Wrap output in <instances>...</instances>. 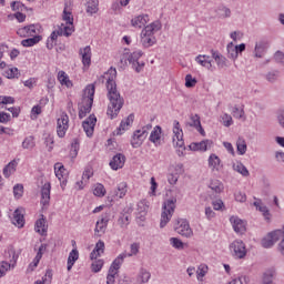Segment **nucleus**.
Masks as SVG:
<instances>
[{"instance_id": "obj_1", "label": "nucleus", "mask_w": 284, "mask_h": 284, "mask_svg": "<svg viewBox=\"0 0 284 284\" xmlns=\"http://www.w3.org/2000/svg\"><path fill=\"white\" fill-rule=\"evenodd\" d=\"M102 79H106L108 99L110 101L106 114L111 119H114L119 116V112H121L125 103V100L116 89V69L111 68Z\"/></svg>"}, {"instance_id": "obj_2", "label": "nucleus", "mask_w": 284, "mask_h": 284, "mask_svg": "<svg viewBox=\"0 0 284 284\" xmlns=\"http://www.w3.org/2000/svg\"><path fill=\"white\" fill-rule=\"evenodd\" d=\"M143 57V51L139 50L133 53H123L120 59V68H128V63L132 65V69L135 72H142L143 68H145V62H139V60Z\"/></svg>"}, {"instance_id": "obj_3", "label": "nucleus", "mask_w": 284, "mask_h": 284, "mask_svg": "<svg viewBox=\"0 0 284 284\" xmlns=\"http://www.w3.org/2000/svg\"><path fill=\"white\" fill-rule=\"evenodd\" d=\"M94 84H88L84 89L82 97V105L79 108V119H85L90 112H92V105L94 103Z\"/></svg>"}, {"instance_id": "obj_4", "label": "nucleus", "mask_w": 284, "mask_h": 284, "mask_svg": "<svg viewBox=\"0 0 284 284\" xmlns=\"http://www.w3.org/2000/svg\"><path fill=\"white\" fill-rule=\"evenodd\" d=\"M162 214H161V221H160V227L163 229L170 221L172 220V216L174 214V211L176 210V197L169 199L164 201L162 205Z\"/></svg>"}, {"instance_id": "obj_5", "label": "nucleus", "mask_w": 284, "mask_h": 284, "mask_svg": "<svg viewBox=\"0 0 284 284\" xmlns=\"http://www.w3.org/2000/svg\"><path fill=\"white\" fill-rule=\"evenodd\" d=\"M230 251L234 258H245V256H247L245 243H243L241 240H235L233 243H231Z\"/></svg>"}, {"instance_id": "obj_6", "label": "nucleus", "mask_w": 284, "mask_h": 284, "mask_svg": "<svg viewBox=\"0 0 284 284\" xmlns=\"http://www.w3.org/2000/svg\"><path fill=\"white\" fill-rule=\"evenodd\" d=\"M69 123L70 118L68 116V113L62 112L57 121V134L60 139H63V136H65L68 128H70Z\"/></svg>"}, {"instance_id": "obj_7", "label": "nucleus", "mask_w": 284, "mask_h": 284, "mask_svg": "<svg viewBox=\"0 0 284 284\" xmlns=\"http://www.w3.org/2000/svg\"><path fill=\"white\" fill-rule=\"evenodd\" d=\"M175 232L185 239H192V236H194V232L192 231V227H190V222L183 219L178 220Z\"/></svg>"}, {"instance_id": "obj_8", "label": "nucleus", "mask_w": 284, "mask_h": 284, "mask_svg": "<svg viewBox=\"0 0 284 284\" xmlns=\"http://www.w3.org/2000/svg\"><path fill=\"white\" fill-rule=\"evenodd\" d=\"M173 133V145L176 148H184L185 142L183 141V129H181L179 121H174Z\"/></svg>"}, {"instance_id": "obj_9", "label": "nucleus", "mask_w": 284, "mask_h": 284, "mask_svg": "<svg viewBox=\"0 0 284 284\" xmlns=\"http://www.w3.org/2000/svg\"><path fill=\"white\" fill-rule=\"evenodd\" d=\"M144 139H148V132L145 129L134 131L131 140L132 148H141V145H143Z\"/></svg>"}, {"instance_id": "obj_10", "label": "nucleus", "mask_w": 284, "mask_h": 284, "mask_svg": "<svg viewBox=\"0 0 284 284\" xmlns=\"http://www.w3.org/2000/svg\"><path fill=\"white\" fill-rule=\"evenodd\" d=\"M94 125H97V115L91 114L85 121L82 122V128L87 136L94 134Z\"/></svg>"}, {"instance_id": "obj_11", "label": "nucleus", "mask_w": 284, "mask_h": 284, "mask_svg": "<svg viewBox=\"0 0 284 284\" xmlns=\"http://www.w3.org/2000/svg\"><path fill=\"white\" fill-rule=\"evenodd\" d=\"M108 223H110V219L108 217H101L97 224H95V229H94V236L97 239L103 236V234H105V231L108 230Z\"/></svg>"}, {"instance_id": "obj_12", "label": "nucleus", "mask_w": 284, "mask_h": 284, "mask_svg": "<svg viewBox=\"0 0 284 284\" xmlns=\"http://www.w3.org/2000/svg\"><path fill=\"white\" fill-rule=\"evenodd\" d=\"M112 170H121L125 165V155L116 153L109 163Z\"/></svg>"}, {"instance_id": "obj_13", "label": "nucleus", "mask_w": 284, "mask_h": 284, "mask_svg": "<svg viewBox=\"0 0 284 284\" xmlns=\"http://www.w3.org/2000/svg\"><path fill=\"white\" fill-rule=\"evenodd\" d=\"M141 43L143 48H152V45L156 43V38L154 37L153 33H150V32L145 33V29H143L141 32Z\"/></svg>"}, {"instance_id": "obj_14", "label": "nucleus", "mask_w": 284, "mask_h": 284, "mask_svg": "<svg viewBox=\"0 0 284 284\" xmlns=\"http://www.w3.org/2000/svg\"><path fill=\"white\" fill-rule=\"evenodd\" d=\"M45 250H48V244H41L39 246L36 257L33 258L32 263L29 264V270L31 272H34V268L39 266V263L41 258H43V252H45Z\"/></svg>"}, {"instance_id": "obj_15", "label": "nucleus", "mask_w": 284, "mask_h": 284, "mask_svg": "<svg viewBox=\"0 0 284 284\" xmlns=\"http://www.w3.org/2000/svg\"><path fill=\"white\" fill-rule=\"evenodd\" d=\"M4 258L6 261H9L8 263H11L12 267L17 265V261H19V255L17 254L14 246H8V248L4 251Z\"/></svg>"}, {"instance_id": "obj_16", "label": "nucleus", "mask_w": 284, "mask_h": 284, "mask_svg": "<svg viewBox=\"0 0 284 284\" xmlns=\"http://www.w3.org/2000/svg\"><path fill=\"white\" fill-rule=\"evenodd\" d=\"M52 190V185L50 182H45L41 187V204L49 205L50 204V192Z\"/></svg>"}, {"instance_id": "obj_17", "label": "nucleus", "mask_w": 284, "mask_h": 284, "mask_svg": "<svg viewBox=\"0 0 284 284\" xmlns=\"http://www.w3.org/2000/svg\"><path fill=\"white\" fill-rule=\"evenodd\" d=\"M72 32H74V23L72 21L65 24L62 23L57 30L59 37H71Z\"/></svg>"}, {"instance_id": "obj_18", "label": "nucleus", "mask_w": 284, "mask_h": 284, "mask_svg": "<svg viewBox=\"0 0 284 284\" xmlns=\"http://www.w3.org/2000/svg\"><path fill=\"white\" fill-rule=\"evenodd\" d=\"M211 54L220 70H223V68H227V58H225V55L214 50H211Z\"/></svg>"}, {"instance_id": "obj_19", "label": "nucleus", "mask_w": 284, "mask_h": 284, "mask_svg": "<svg viewBox=\"0 0 284 284\" xmlns=\"http://www.w3.org/2000/svg\"><path fill=\"white\" fill-rule=\"evenodd\" d=\"M80 54L82 57L83 65L90 68V64L92 63V48H90V45H87L83 49H80Z\"/></svg>"}, {"instance_id": "obj_20", "label": "nucleus", "mask_w": 284, "mask_h": 284, "mask_svg": "<svg viewBox=\"0 0 284 284\" xmlns=\"http://www.w3.org/2000/svg\"><path fill=\"white\" fill-rule=\"evenodd\" d=\"M230 222L232 223L234 232L236 234H243L245 232V223L239 216H231Z\"/></svg>"}, {"instance_id": "obj_21", "label": "nucleus", "mask_w": 284, "mask_h": 284, "mask_svg": "<svg viewBox=\"0 0 284 284\" xmlns=\"http://www.w3.org/2000/svg\"><path fill=\"white\" fill-rule=\"evenodd\" d=\"M36 232L41 236L48 233V222L43 215L36 222Z\"/></svg>"}, {"instance_id": "obj_22", "label": "nucleus", "mask_w": 284, "mask_h": 284, "mask_svg": "<svg viewBox=\"0 0 284 284\" xmlns=\"http://www.w3.org/2000/svg\"><path fill=\"white\" fill-rule=\"evenodd\" d=\"M13 224L18 225L19 227H23L26 225V219L23 217V209H17L13 212Z\"/></svg>"}, {"instance_id": "obj_23", "label": "nucleus", "mask_w": 284, "mask_h": 284, "mask_svg": "<svg viewBox=\"0 0 284 284\" xmlns=\"http://www.w3.org/2000/svg\"><path fill=\"white\" fill-rule=\"evenodd\" d=\"M125 194H128V183L121 182L120 184H118L116 190L113 191L112 196L113 199H123Z\"/></svg>"}, {"instance_id": "obj_24", "label": "nucleus", "mask_w": 284, "mask_h": 284, "mask_svg": "<svg viewBox=\"0 0 284 284\" xmlns=\"http://www.w3.org/2000/svg\"><path fill=\"white\" fill-rule=\"evenodd\" d=\"M128 258V253H121L111 264L109 270H112V272H119L121 270V265H123V261Z\"/></svg>"}, {"instance_id": "obj_25", "label": "nucleus", "mask_w": 284, "mask_h": 284, "mask_svg": "<svg viewBox=\"0 0 284 284\" xmlns=\"http://www.w3.org/2000/svg\"><path fill=\"white\" fill-rule=\"evenodd\" d=\"M148 201L142 200L138 203V217L141 219L142 221H145V216L148 214L149 210Z\"/></svg>"}, {"instance_id": "obj_26", "label": "nucleus", "mask_w": 284, "mask_h": 284, "mask_svg": "<svg viewBox=\"0 0 284 284\" xmlns=\"http://www.w3.org/2000/svg\"><path fill=\"white\" fill-rule=\"evenodd\" d=\"M17 33L20 37H32L33 34H37V26L30 24V26L23 27L19 29Z\"/></svg>"}, {"instance_id": "obj_27", "label": "nucleus", "mask_w": 284, "mask_h": 284, "mask_svg": "<svg viewBox=\"0 0 284 284\" xmlns=\"http://www.w3.org/2000/svg\"><path fill=\"white\" fill-rule=\"evenodd\" d=\"M149 141L154 145H161V126L156 125L150 134Z\"/></svg>"}, {"instance_id": "obj_28", "label": "nucleus", "mask_w": 284, "mask_h": 284, "mask_svg": "<svg viewBox=\"0 0 284 284\" xmlns=\"http://www.w3.org/2000/svg\"><path fill=\"white\" fill-rule=\"evenodd\" d=\"M195 61H196V63L202 65V68H206L207 70H210L212 68V60L210 59V55L199 54L195 58Z\"/></svg>"}, {"instance_id": "obj_29", "label": "nucleus", "mask_w": 284, "mask_h": 284, "mask_svg": "<svg viewBox=\"0 0 284 284\" xmlns=\"http://www.w3.org/2000/svg\"><path fill=\"white\" fill-rule=\"evenodd\" d=\"M148 14L138 16L131 20L133 28H143L148 23Z\"/></svg>"}, {"instance_id": "obj_30", "label": "nucleus", "mask_w": 284, "mask_h": 284, "mask_svg": "<svg viewBox=\"0 0 284 284\" xmlns=\"http://www.w3.org/2000/svg\"><path fill=\"white\" fill-rule=\"evenodd\" d=\"M16 171H17V162L13 160L3 168V176L6 179H10V176H12V174H14Z\"/></svg>"}, {"instance_id": "obj_31", "label": "nucleus", "mask_w": 284, "mask_h": 284, "mask_svg": "<svg viewBox=\"0 0 284 284\" xmlns=\"http://www.w3.org/2000/svg\"><path fill=\"white\" fill-rule=\"evenodd\" d=\"M77 261H79V251L77 248H73L68 257V266L67 270L68 272H70V270H72L74 263H77Z\"/></svg>"}, {"instance_id": "obj_32", "label": "nucleus", "mask_w": 284, "mask_h": 284, "mask_svg": "<svg viewBox=\"0 0 284 284\" xmlns=\"http://www.w3.org/2000/svg\"><path fill=\"white\" fill-rule=\"evenodd\" d=\"M209 168H212V170H221V159L219 155L212 153L209 158Z\"/></svg>"}, {"instance_id": "obj_33", "label": "nucleus", "mask_w": 284, "mask_h": 284, "mask_svg": "<svg viewBox=\"0 0 284 284\" xmlns=\"http://www.w3.org/2000/svg\"><path fill=\"white\" fill-rule=\"evenodd\" d=\"M42 37L41 36H34L33 38H28L21 41V45L23 48H32V45H37L39 41H41Z\"/></svg>"}, {"instance_id": "obj_34", "label": "nucleus", "mask_w": 284, "mask_h": 284, "mask_svg": "<svg viewBox=\"0 0 284 284\" xmlns=\"http://www.w3.org/2000/svg\"><path fill=\"white\" fill-rule=\"evenodd\" d=\"M58 81L61 83V85L72 88V81H70V78H68V74L64 71L58 72Z\"/></svg>"}, {"instance_id": "obj_35", "label": "nucleus", "mask_w": 284, "mask_h": 284, "mask_svg": "<svg viewBox=\"0 0 284 284\" xmlns=\"http://www.w3.org/2000/svg\"><path fill=\"white\" fill-rule=\"evenodd\" d=\"M87 12H89V14H97V12H99V0H88Z\"/></svg>"}, {"instance_id": "obj_36", "label": "nucleus", "mask_w": 284, "mask_h": 284, "mask_svg": "<svg viewBox=\"0 0 284 284\" xmlns=\"http://www.w3.org/2000/svg\"><path fill=\"white\" fill-rule=\"evenodd\" d=\"M233 170L235 172H239L242 176H250V171L245 165L242 164V162L233 163Z\"/></svg>"}, {"instance_id": "obj_37", "label": "nucleus", "mask_w": 284, "mask_h": 284, "mask_svg": "<svg viewBox=\"0 0 284 284\" xmlns=\"http://www.w3.org/2000/svg\"><path fill=\"white\" fill-rule=\"evenodd\" d=\"M227 58L232 59V61H236L239 59V53L236 51V47H234V42H230L226 47Z\"/></svg>"}, {"instance_id": "obj_38", "label": "nucleus", "mask_w": 284, "mask_h": 284, "mask_svg": "<svg viewBox=\"0 0 284 284\" xmlns=\"http://www.w3.org/2000/svg\"><path fill=\"white\" fill-rule=\"evenodd\" d=\"M159 30H161V22L160 21H155L149 26H146L144 28V34L145 33H150V34H154L155 32H159Z\"/></svg>"}, {"instance_id": "obj_39", "label": "nucleus", "mask_w": 284, "mask_h": 284, "mask_svg": "<svg viewBox=\"0 0 284 284\" xmlns=\"http://www.w3.org/2000/svg\"><path fill=\"white\" fill-rule=\"evenodd\" d=\"M209 187L215 193L221 194L223 192V183L219 180H212Z\"/></svg>"}, {"instance_id": "obj_40", "label": "nucleus", "mask_w": 284, "mask_h": 284, "mask_svg": "<svg viewBox=\"0 0 284 284\" xmlns=\"http://www.w3.org/2000/svg\"><path fill=\"white\" fill-rule=\"evenodd\" d=\"M92 176H94V171H92L91 168H87L82 174V180L81 182H78V185L79 183H81V185H85V183H88Z\"/></svg>"}, {"instance_id": "obj_41", "label": "nucleus", "mask_w": 284, "mask_h": 284, "mask_svg": "<svg viewBox=\"0 0 284 284\" xmlns=\"http://www.w3.org/2000/svg\"><path fill=\"white\" fill-rule=\"evenodd\" d=\"M253 205L256 207V210H258V212H262L263 216H265L267 221H270V209H267L265 204L261 202H254Z\"/></svg>"}, {"instance_id": "obj_42", "label": "nucleus", "mask_w": 284, "mask_h": 284, "mask_svg": "<svg viewBox=\"0 0 284 284\" xmlns=\"http://www.w3.org/2000/svg\"><path fill=\"white\" fill-rule=\"evenodd\" d=\"M236 148H237V153L243 156V154H245V152H247V143L245 142V140H243V138H240L236 141Z\"/></svg>"}, {"instance_id": "obj_43", "label": "nucleus", "mask_w": 284, "mask_h": 284, "mask_svg": "<svg viewBox=\"0 0 284 284\" xmlns=\"http://www.w3.org/2000/svg\"><path fill=\"white\" fill-rule=\"evenodd\" d=\"M263 54H265V44H263V42H258L255 44L254 57L263 59Z\"/></svg>"}, {"instance_id": "obj_44", "label": "nucleus", "mask_w": 284, "mask_h": 284, "mask_svg": "<svg viewBox=\"0 0 284 284\" xmlns=\"http://www.w3.org/2000/svg\"><path fill=\"white\" fill-rule=\"evenodd\" d=\"M34 136L29 135L22 142L23 150H32L34 148Z\"/></svg>"}, {"instance_id": "obj_45", "label": "nucleus", "mask_w": 284, "mask_h": 284, "mask_svg": "<svg viewBox=\"0 0 284 284\" xmlns=\"http://www.w3.org/2000/svg\"><path fill=\"white\" fill-rule=\"evenodd\" d=\"M212 145H214V142L212 140H203L201 142H197L200 152H207V149L212 148Z\"/></svg>"}, {"instance_id": "obj_46", "label": "nucleus", "mask_w": 284, "mask_h": 284, "mask_svg": "<svg viewBox=\"0 0 284 284\" xmlns=\"http://www.w3.org/2000/svg\"><path fill=\"white\" fill-rule=\"evenodd\" d=\"M4 77H7V79H19V77H21V73H19L18 68H11L4 72Z\"/></svg>"}, {"instance_id": "obj_47", "label": "nucleus", "mask_w": 284, "mask_h": 284, "mask_svg": "<svg viewBox=\"0 0 284 284\" xmlns=\"http://www.w3.org/2000/svg\"><path fill=\"white\" fill-rule=\"evenodd\" d=\"M118 224L120 227L125 229L130 225V215L128 214H121V216L118 220Z\"/></svg>"}, {"instance_id": "obj_48", "label": "nucleus", "mask_w": 284, "mask_h": 284, "mask_svg": "<svg viewBox=\"0 0 284 284\" xmlns=\"http://www.w3.org/2000/svg\"><path fill=\"white\" fill-rule=\"evenodd\" d=\"M12 267V263L8 261L0 262V278L6 275V273Z\"/></svg>"}, {"instance_id": "obj_49", "label": "nucleus", "mask_w": 284, "mask_h": 284, "mask_svg": "<svg viewBox=\"0 0 284 284\" xmlns=\"http://www.w3.org/2000/svg\"><path fill=\"white\" fill-rule=\"evenodd\" d=\"M187 125H190V128H197L199 125H201V116H199V114H192L190 116V122H187Z\"/></svg>"}, {"instance_id": "obj_50", "label": "nucleus", "mask_w": 284, "mask_h": 284, "mask_svg": "<svg viewBox=\"0 0 284 284\" xmlns=\"http://www.w3.org/2000/svg\"><path fill=\"white\" fill-rule=\"evenodd\" d=\"M170 243L175 250H183V247H185V244H183V241H181L179 237H171Z\"/></svg>"}, {"instance_id": "obj_51", "label": "nucleus", "mask_w": 284, "mask_h": 284, "mask_svg": "<svg viewBox=\"0 0 284 284\" xmlns=\"http://www.w3.org/2000/svg\"><path fill=\"white\" fill-rule=\"evenodd\" d=\"M278 71H271L266 73L265 79L268 81V83H276V81H278Z\"/></svg>"}, {"instance_id": "obj_52", "label": "nucleus", "mask_w": 284, "mask_h": 284, "mask_svg": "<svg viewBox=\"0 0 284 284\" xmlns=\"http://www.w3.org/2000/svg\"><path fill=\"white\" fill-rule=\"evenodd\" d=\"M102 268H103V260H94L92 262L91 264L92 272L97 274L98 272H101Z\"/></svg>"}, {"instance_id": "obj_53", "label": "nucleus", "mask_w": 284, "mask_h": 284, "mask_svg": "<svg viewBox=\"0 0 284 284\" xmlns=\"http://www.w3.org/2000/svg\"><path fill=\"white\" fill-rule=\"evenodd\" d=\"M13 196L14 199L19 200L23 196V184H16L13 186Z\"/></svg>"}, {"instance_id": "obj_54", "label": "nucleus", "mask_w": 284, "mask_h": 284, "mask_svg": "<svg viewBox=\"0 0 284 284\" xmlns=\"http://www.w3.org/2000/svg\"><path fill=\"white\" fill-rule=\"evenodd\" d=\"M199 83L196 78H193L192 74L185 75V88H194Z\"/></svg>"}, {"instance_id": "obj_55", "label": "nucleus", "mask_w": 284, "mask_h": 284, "mask_svg": "<svg viewBox=\"0 0 284 284\" xmlns=\"http://www.w3.org/2000/svg\"><path fill=\"white\" fill-rule=\"evenodd\" d=\"M93 194L94 196H105V186H103V184H97L94 190H93Z\"/></svg>"}, {"instance_id": "obj_56", "label": "nucleus", "mask_w": 284, "mask_h": 284, "mask_svg": "<svg viewBox=\"0 0 284 284\" xmlns=\"http://www.w3.org/2000/svg\"><path fill=\"white\" fill-rule=\"evenodd\" d=\"M217 14L221 19H227L232 14V11L226 7L219 8Z\"/></svg>"}, {"instance_id": "obj_57", "label": "nucleus", "mask_w": 284, "mask_h": 284, "mask_svg": "<svg viewBox=\"0 0 284 284\" xmlns=\"http://www.w3.org/2000/svg\"><path fill=\"white\" fill-rule=\"evenodd\" d=\"M54 170L55 176L59 179V181H61V179H63V172H65V168L58 163L54 165Z\"/></svg>"}, {"instance_id": "obj_58", "label": "nucleus", "mask_w": 284, "mask_h": 284, "mask_svg": "<svg viewBox=\"0 0 284 284\" xmlns=\"http://www.w3.org/2000/svg\"><path fill=\"white\" fill-rule=\"evenodd\" d=\"M94 251L98 253V256H101L105 252V243L101 240L95 244Z\"/></svg>"}, {"instance_id": "obj_59", "label": "nucleus", "mask_w": 284, "mask_h": 284, "mask_svg": "<svg viewBox=\"0 0 284 284\" xmlns=\"http://www.w3.org/2000/svg\"><path fill=\"white\" fill-rule=\"evenodd\" d=\"M141 245L139 243H133L130 246L131 252L126 254V256H136L139 254V250Z\"/></svg>"}, {"instance_id": "obj_60", "label": "nucleus", "mask_w": 284, "mask_h": 284, "mask_svg": "<svg viewBox=\"0 0 284 284\" xmlns=\"http://www.w3.org/2000/svg\"><path fill=\"white\" fill-rule=\"evenodd\" d=\"M150 272H148V270L145 268H141L140 271V278H141V283H148V281H150Z\"/></svg>"}, {"instance_id": "obj_61", "label": "nucleus", "mask_w": 284, "mask_h": 284, "mask_svg": "<svg viewBox=\"0 0 284 284\" xmlns=\"http://www.w3.org/2000/svg\"><path fill=\"white\" fill-rule=\"evenodd\" d=\"M222 122L225 128H230V125L233 123L232 115L224 113L222 115Z\"/></svg>"}, {"instance_id": "obj_62", "label": "nucleus", "mask_w": 284, "mask_h": 284, "mask_svg": "<svg viewBox=\"0 0 284 284\" xmlns=\"http://www.w3.org/2000/svg\"><path fill=\"white\" fill-rule=\"evenodd\" d=\"M232 112L235 119H243V115L245 114V111H243V109H239V106H234Z\"/></svg>"}, {"instance_id": "obj_63", "label": "nucleus", "mask_w": 284, "mask_h": 284, "mask_svg": "<svg viewBox=\"0 0 284 284\" xmlns=\"http://www.w3.org/2000/svg\"><path fill=\"white\" fill-rule=\"evenodd\" d=\"M118 272L109 270L108 276H106V284H114V276H116Z\"/></svg>"}, {"instance_id": "obj_64", "label": "nucleus", "mask_w": 284, "mask_h": 284, "mask_svg": "<svg viewBox=\"0 0 284 284\" xmlns=\"http://www.w3.org/2000/svg\"><path fill=\"white\" fill-rule=\"evenodd\" d=\"M277 120H278L281 128L284 129V109L278 110Z\"/></svg>"}]
</instances>
